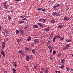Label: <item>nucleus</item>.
<instances>
[{"mask_svg":"<svg viewBox=\"0 0 73 73\" xmlns=\"http://www.w3.org/2000/svg\"><path fill=\"white\" fill-rule=\"evenodd\" d=\"M33 27L35 28H38V25H33Z\"/></svg>","mask_w":73,"mask_h":73,"instance_id":"20","label":"nucleus"},{"mask_svg":"<svg viewBox=\"0 0 73 73\" xmlns=\"http://www.w3.org/2000/svg\"><path fill=\"white\" fill-rule=\"evenodd\" d=\"M62 55V54H59L58 55V56L59 57L61 56Z\"/></svg>","mask_w":73,"mask_h":73,"instance_id":"36","label":"nucleus"},{"mask_svg":"<svg viewBox=\"0 0 73 73\" xmlns=\"http://www.w3.org/2000/svg\"><path fill=\"white\" fill-rule=\"evenodd\" d=\"M64 66L63 65H62V66H61L60 67V68L62 69L64 67Z\"/></svg>","mask_w":73,"mask_h":73,"instance_id":"35","label":"nucleus"},{"mask_svg":"<svg viewBox=\"0 0 73 73\" xmlns=\"http://www.w3.org/2000/svg\"><path fill=\"white\" fill-rule=\"evenodd\" d=\"M12 25H15V23H14V22H13V23H12Z\"/></svg>","mask_w":73,"mask_h":73,"instance_id":"60","label":"nucleus"},{"mask_svg":"<svg viewBox=\"0 0 73 73\" xmlns=\"http://www.w3.org/2000/svg\"><path fill=\"white\" fill-rule=\"evenodd\" d=\"M55 72L56 73H60V71H55Z\"/></svg>","mask_w":73,"mask_h":73,"instance_id":"37","label":"nucleus"},{"mask_svg":"<svg viewBox=\"0 0 73 73\" xmlns=\"http://www.w3.org/2000/svg\"><path fill=\"white\" fill-rule=\"evenodd\" d=\"M19 31L21 35H23L24 32L23 30H22L21 29H19Z\"/></svg>","mask_w":73,"mask_h":73,"instance_id":"7","label":"nucleus"},{"mask_svg":"<svg viewBox=\"0 0 73 73\" xmlns=\"http://www.w3.org/2000/svg\"><path fill=\"white\" fill-rule=\"evenodd\" d=\"M34 44L33 43H32V44H31V46L32 47L34 46Z\"/></svg>","mask_w":73,"mask_h":73,"instance_id":"49","label":"nucleus"},{"mask_svg":"<svg viewBox=\"0 0 73 73\" xmlns=\"http://www.w3.org/2000/svg\"><path fill=\"white\" fill-rule=\"evenodd\" d=\"M11 12H13L14 10L13 9H12V10L11 11Z\"/></svg>","mask_w":73,"mask_h":73,"instance_id":"58","label":"nucleus"},{"mask_svg":"<svg viewBox=\"0 0 73 73\" xmlns=\"http://www.w3.org/2000/svg\"><path fill=\"white\" fill-rule=\"evenodd\" d=\"M66 69H67V71H69V70H70V69H69V68L68 67H67Z\"/></svg>","mask_w":73,"mask_h":73,"instance_id":"38","label":"nucleus"},{"mask_svg":"<svg viewBox=\"0 0 73 73\" xmlns=\"http://www.w3.org/2000/svg\"><path fill=\"white\" fill-rule=\"evenodd\" d=\"M72 55L73 58V53L72 54Z\"/></svg>","mask_w":73,"mask_h":73,"instance_id":"64","label":"nucleus"},{"mask_svg":"<svg viewBox=\"0 0 73 73\" xmlns=\"http://www.w3.org/2000/svg\"><path fill=\"white\" fill-rule=\"evenodd\" d=\"M4 31L5 33H7V34H8L9 33L8 32L7 30H4Z\"/></svg>","mask_w":73,"mask_h":73,"instance_id":"25","label":"nucleus"},{"mask_svg":"<svg viewBox=\"0 0 73 73\" xmlns=\"http://www.w3.org/2000/svg\"><path fill=\"white\" fill-rule=\"evenodd\" d=\"M24 17H25L24 16H21V18H23L24 19H25V18H24Z\"/></svg>","mask_w":73,"mask_h":73,"instance_id":"45","label":"nucleus"},{"mask_svg":"<svg viewBox=\"0 0 73 73\" xmlns=\"http://www.w3.org/2000/svg\"><path fill=\"white\" fill-rule=\"evenodd\" d=\"M28 25L27 26H26L25 27V29H27V28H28Z\"/></svg>","mask_w":73,"mask_h":73,"instance_id":"55","label":"nucleus"},{"mask_svg":"<svg viewBox=\"0 0 73 73\" xmlns=\"http://www.w3.org/2000/svg\"><path fill=\"white\" fill-rule=\"evenodd\" d=\"M18 52L20 54H21L22 56H24V52L23 51H22V50H19L18 51Z\"/></svg>","mask_w":73,"mask_h":73,"instance_id":"3","label":"nucleus"},{"mask_svg":"<svg viewBox=\"0 0 73 73\" xmlns=\"http://www.w3.org/2000/svg\"><path fill=\"white\" fill-rule=\"evenodd\" d=\"M37 66V64H36V65H35V66H34V68L35 69H36Z\"/></svg>","mask_w":73,"mask_h":73,"instance_id":"28","label":"nucleus"},{"mask_svg":"<svg viewBox=\"0 0 73 73\" xmlns=\"http://www.w3.org/2000/svg\"><path fill=\"white\" fill-rule=\"evenodd\" d=\"M31 57H30V59H33V56L32 55H31Z\"/></svg>","mask_w":73,"mask_h":73,"instance_id":"43","label":"nucleus"},{"mask_svg":"<svg viewBox=\"0 0 73 73\" xmlns=\"http://www.w3.org/2000/svg\"><path fill=\"white\" fill-rule=\"evenodd\" d=\"M33 41L35 44H37V43H39V42L38 39H35L33 40Z\"/></svg>","mask_w":73,"mask_h":73,"instance_id":"2","label":"nucleus"},{"mask_svg":"<svg viewBox=\"0 0 73 73\" xmlns=\"http://www.w3.org/2000/svg\"><path fill=\"white\" fill-rule=\"evenodd\" d=\"M50 29V28L49 27H48L46 28L45 29H44L45 31H49V30Z\"/></svg>","mask_w":73,"mask_h":73,"instance_id":"17","label":"nucleus"},{"mask_svg":"<svg viewBox=\"0 0 73 73\" xmlns=\"http://www.w3.org/2000/svg\"><path fill=\"white\" fill-rule=\"evenodd\" d=\"M52 49H50V50L49 51L50 52H52Z\"/></svg>","mask_w":73,"mask_h":73,"instance_id":"54","label":"nucleus"},{"mask_svg":"<svg viewBox=\"0 0 73 73\" xmlns=\"http://www.w3.org/2000/svg\"><path fill=\"white\" fill-rule=\"evenodd\" d=\"M65 49L66 50V47H65V48H63V50H65Z\"/></svg>","mask_w":73,"mask_h":73,"instance_id":"63","label":"nucleus"},{"mask_svg":"<svg viewBox=\"0 0 73 73\" xmlns=\"http://www.w3.org/2000/svg\"><path fill=\"white\" fill-rule=\"evenodd\" d=\"M12 70H13V73H15V72L16 71V70H15V69L13 68Z\"/></svg>","mask_w":73,"mask_h":73,"instance_id":"21","label":"nucleus"},{"mask_svg":"<svg viewBox=\"0 0 73 73\" xmlns=\"http://www.w3.org/2000/svg\"><path fill=\"white\" fill-rule=\"evenodd\" d=\"M48 49H52V47H51V46H50V45H48Z\"/></svg>","mask_w":73,"mask_h":73,"instance_id":"22","label":"nucleus"},{"mask_svg":"<svg viewBox=\"0 0 73 73\" xmlns=\"http://www.w3.org/2000/svg\"><path fill=\"white\" fill-rule=\"evenodd\" d=\"M32 52L33 53V54H35V52L36 51V50H35V49H32L31 50Z\"/></svg>","mask_w":73,"mask_h":73,"instance_id":"16","label":"nucleus"},{"mask_svg":"<svg viewBox=\"0 0 73 73\" xmlns=\"http://www.w3.org/2000/svg\"><path fill=\"white\" fill-rule=\"evenodd\" d=\"M3 5H4L5 6V7L6 5H7V4L6 3V2H5V3H3Z\"/></svg>","mask_w":73,"mask_h":73,"instance_id":"39","label":"nucleus"},{"mask_svg":"<svg viewBox=\"0 0 73 73\" xmlns=\"http://www.w3.org/2000/svg\"><path fill=\"white\" fill-rule=\"evenodd\" d=\"M1 54H2L3 55V56L5 57V52H3V50H2V49H1Z\"/></svg>","mask_w":73,"mask_h":73,"instance_id":"8","label":"nucleus"},{"mask_svg":"<svg viewBox=\"0 0 73 73\" xmlns=\"http://www.w3.org/2000/svg\"><path fill=\"white\" fill-rule=\"evenodd\" d=\"M5 9H8L7 7V5H6L5 6Z\"/></svg>","mask_w":73,"mask_h":73,"instance_id":"46","label":"nucleus"},{"mask_svg":"<svg viewBox=\"0 0 73 73\" xmlns=\"http://www.w3.org/2000/svg\"><path fill=\"white\" fill-rule=\"evenodd\" d=\"M58 5H56V7H59V6H60V5L59 4H57Z\"/></svg>","mask_w":73,"mask_h":73,"instance_id":"50","label":"nucleus"},{"mask_svg":"<svg viewBox=\"0 0 73 73\" xmlns=\"http://www.w3.org/2000/svg\"><path fill=\"white\" fill-rule=\"evenodd\" d=\"M26 68L28 70V71H29V68L28 67H27Z\"/></svg>","mask_w":73,"mask_h":73,"instance_id":"52","label":"nucleus"},{"mask_svg":"<svg viewBox=\"0 0 73 73\" xmlns=\"http://www.w3.org/2000/svg\"><path fill=\"white\" fill-rule=\"evenodd\" d=\"M70 71H71V72L73 71V69H71Z\"/></svg>","mask_w":73,"mask_h":73,"instance_id":"62","label":"nucleus"},{"mask_svg":"<svg viewBox=\"0 0 73 73\" xmlns=\"http://www.w3.org/2000/svg\"><path fill=\"white\" fill-rule=\"evenodd\" d=\"M56 8H57L56 6H53V8H54V9H56Z\"/></svg>","mask_w":73,"mask_h":73,"instance_id":"47","label":"nucleus"},{"mask_svg":"<svg viewBox=\"0 0 73 73\" xmlns=\"http://www.w3.org/2000/svg\"><path fill=\"white\" fill-rule=\"evenodd\" d=\"M40 10H42V11H46V9H42V8H41V7H38V8H37V10H38V11H39Z\"/></svg>","mask_w":73,"mask_h":73,"instance_id":"5","label":"nucleus"},{"mask_svg":"<svg viewBox=\"0 0 73 73\" xmlns=\"http://www.w3.org/2000/svg\"><path fill=\"white\" fill-rule=\"evenodd\" d=\"M63 25H58V28H59V29H61L62 28V27H63Z\"/></svg>","mask_w":73,"mask_h":73,"instance_id":"12","label":"nucleus"},{"mask_svg":"<svg viewBox=\"0 0 73 73\" xmlns=\"http://www.w3.org/2000/svg\"><path fill=\"white\" fill-rule=\"evenodd\" d=\"M64 38H60V40H64Z\"/></svg>","mask_w":73,"mask_h":73,"instance_id":"51","label":"nucleus"},{"mask_svg":"<svg viewBox=\"0 0 73 73\" xmlns=\"http://www.w3.org/2000/svg\"><path fill=\"white\" fill-rule=\"evenodd\" d=\"M41 69L42 70V71H44V70H45L44 68V67H41Z\"/></svg>","mask_w":73,"mask_h":73,"instance_id":"26","label":"nucleus"},{"mask_svg":"<svg viewBox=\"0 0 73 73\" xmlns=\"http://www.w3.org/2000/svg\"><path fill=\"white\" fill-rule=\"evenodd\" d=\"M39 73H43L42 71H39Z\"/></svg>","mask_w":73,"mask_h":73,"instance_id":"57","label":"nucleus"},{"mask_svg":"<svg viewBox=\"0 0 73 73\" xmlns=\"http://www.w3.org/2000/svg\"><path fill=\"white\" fill-rule=\"evenodd\" d=\"M50 60H52L53 58L52 57V56H50Z\"/></svg>","mask_w":73,"mask_h":73,"instance_id":"44","label":"nucleus"},{"mask_svg":"<svg viewBox=\"0 0 73 73\" xmlns=\"http://www.w3.org/2000/svg\"><path fill=\"white\" fill-rule=\"evenodd\" d=\"M20 23H23L24 21H20Z\"/></svg>","mask_w":73,"mask_h":73,"instance_id":"42","label":"nucleus"},{"mask_svg":"<svg viewBox=\"0 0 73 73\" xmlns=\"http://www.w3.org/2000/svg\"><path fill=\"white\" fill-rule=\"evenodd\" d=\"M3 46H4V48L5 47V42H3Z\"/></svg>","mask_w":73,"mask_h":73,"instance_id":"27","label":"nucleus"},{"mask_svg":"<svg viewBox=\"0 0 73 73\" xmlns=\"http://www.w3.org/2000/svg\"><path fill=\"white\" fill-rule=\"evenodd\" d=\"M50 21L52 23H55V21H54L53 20H51Z\"/></svg>","mask_w":73,"mask_h":73,"instance_id":"30","label":"nucleus"},{"mask_svg":"<svg viewBox=\"0 0 73 73\" xmlns=\"http://www.w3.org/2000/svg\"><path fill=\"white\" fill-rule=\"evenodd\" d=\"M53 54H56V51L54 50L53 51Z\"/></svg>","mask_w":73,"mask_h":73,"instance_id":"41","label":"nucleus"},{"mask_svg":"<svg viewBox=\"0 0 73 73\" xmlns=\"http://www.w3.org/2000/svg\"><path fill=\"white\" fill-rule=\"evenodd\" d=\"M57 35L54 38H53V40H55L56 39H57Z\"/></svg>","mask_w":73,"mask_h":73,"instance_id":"29","label":"nucleus"},{"mask_svg":"<svg viewBox=\"0 0 73 73\" xmlns=\"http://www.w3.org/2000/svg\"><path fill=\"white\" fill-rule=\"evenodd\" d=\"M15 1H19L20 0H15Z\"/></svg>","mask_w":73,"mask_h":73,"instance_id":"61","label":"nucleus"},{"mask_svg":"<svg viewBox=\"0 0 73 73\" xmlns=\"http://www.w3.org/2000/svg\"><path fill=\"white\" fill-rule=\"evenodd\" d=\"M13 65L14 66V67H16L17 66V62H13Z\"/></svg>","mask_w":73,"mask_h":73,"instance_id":"10","label":"nucleus"},{"mask_svg":"<svg viewBox=\"0 0 73 73\" xmlns=\"http://www.w3.org/2000/svg\"><path fill=\"white\" fill-rule=\"evenodd\" d=\"M66 40L67 42H71L72 41V39H70L69 40H68V39H66Z\"/></svg>","mask_w":73,"mask_h":73,"instance_id":"18","label":"nucleus"},{"mask_svg":"<svg viewBox=\"0 0 73 73\" xmlns=\"http://www.w3.org/2000/svg\"><path fill=\"white\" fill-rule=\"evenodd\" d=\"M63 20H65L66 21H68L69 20V19H64Z\"/></svg>","mask_w":73,"mask_h":73,"instance_id":"33","label":"nucleus"},{"mask_svg":"<svg viewBox=\"0 0 73 73\" xmlns=\"http://www.w3.org/2000/svg\"><path fill=\"white\" fill-rule=\"evenodd\" d=\"M16 34H18L19 33V30H17L16 32Z\"/></svg>","mask_w":73,"mask_h":73,"instance_id":"31","label":"nucleus"},{"mask_svg":"<svg viewBox=\"0 0 73 73\" xmlns=\"http://www.w3.org/2000/svg\"><path fill=\"white\" fill-rule=\"evenodd\" d=\"M61 63L63 65H64L65 64V59H62L61 60Z\"/></svg>","mask_w":73,"mask_h":73,"instance_id":"6","label":"nucleus"},{"mask_svg":"<svg viewBox=\"0 0 73 73\" xmlns=\"http://www.w3.org/2000/svg\"><path fill=\"white\" fill-rule=\"evenodd\" d=\"M53 33H51V35L50 36V37L52 38L53 37Z\"/></svg>","mask_w":73,"mask_h":73,"instance_id":"23","label":"nucleus"},{"mask_svg":"<svg viewBox=\"0 0 73 73\" xmlns=\"http://www.w3.org/2000/svg\"><path fill=\"white\" fill-rule=\"evenodd\" d=\"M50 40H48V43H50Z\"/></svg>","mask_w":73,"mask_h":73,"instance_id":"59","label":"nucleus"},{"mask_svg":"<svg viewBox=\"0 0 73 73\" xmlns=\"http://www.w3.org/2000/svg\"><path fill=\"white\" fill-rule=\"evenodd\" d=\"M49 71V70L48 68L46 69L44 71V73H48Z\"/></svg>","mask_w":73,"mask_h":73,"instance_id":"15","label":"nucleus"},{"mask_svg":"<svg viewBox=\"0 0 73 73\" xmlns=\"http://www.w3.org/2000/svg\"><path fill=\"white\" fill-rule=\"evenodd\" d=\"M17 42H21L22 40L21 39H17Z\"/></svg>","mask_w":73,"mask_h":73,"instance_id":"19","label":"nucleus"},{"mask_svg":"<svg viewBox=\"0 0 73 73\" xmlns=\"http://www.w3.org/2000/svg\"><path fill=\"white\" fill-rule=\"evenodd\" d=\"M37 24L39 26H40V27H43L44 26L43 24H42L41 23H40V22H38Z\"/></svg>","mask_w":73,"mask_h":73,"instance_id":"9","label":"nucleus"},{"mask_svg":"<svg viewBox=\"0 0 73 73\" xmlns=\"http://www.w3.org/2000/svg\"><path fill=\"white\" fill-rule=\"evenodd\" d=\"M39 21H45V19H40L39 20Z\"/></svg>","mask_w":73,"mask_h":73,"instance_id":"14","label":"nucleus"},{"mask_svg":"<svg viewBox=\"0 0 73 73\" xmlns=\"http://www.w3.org/2000/svg\"><path fill=\"white\" fill-rule=\"evenodd\" d=\"M70 46V45L69 44H67V45H66V46L65 47V48H66V50L67 49H68L69 47Z\"/></svg>","mask_w":73,"mask_h":73,"instance_id":"13","label":"nucleus"},{"mask_svg":"<svg viewBox=\"0 0 73 73\" xmlns=\"http://www.w3.org/2000/svg\"><path fill=\"white\" fill-rule=\"evenodd\" d=\"M11 17L10 16H8V19H11Z\"/></svg>","mask_w":73,"mask_h":73,"instance_id":"56","label":"nucleus"},{"mask_svg":"<svg viewBox=\"0 0 73 73\" xmlns=\"http://www.w3.org/2000/svg\"><path fill=\"white\" fill-rule=\"evenodd\" d=\"M8 40V38H7L6 39V40H5V42H7Z\"/></svg>","mask_w":73,"mask_h":73,"instance_id":"48","label":"nucleus"},{"mask_svg":"<svg viewBox=\"0 0 73 73\" xmlns=\"http://www.w3.org/2000/svg\"><path fill=\"white\" fill-rule=\"evenodd\" d=\"M2 30V27L0 25V32L1 33Z\"/></svg>","mask_w":73,"mask_h":73,"instance_id":"34","label":"nucleus"},{"mask_svg":"<svg viewBox=\"0 0 73 73\" xmlns=\"http://www.w3.org/2000/svg\"><path fill=\"white\" fill-rule=\"evenodd\" d=\"M31 37H30V36H29V38H28L27 39V40L28 41H29V40H31Z\"/></svg>","mask_w":73,"mask_h":73,"instance_id":"24","label":"nucleus"},{"mask_svg":"<svg viewBox=\"0 0 73 73\" xmlns=\"http://www.w3.org/2000/svg\"><path fill=\"white\" fill-rule=\"evenodd\" d=\"M4 73H7V71H4Z\"/></svg>","mask_w":73,"mask_h":73,"instance_id":"53","label":"nucleus"},{"mask_svg":"<svg viewBox=\"0 0 73 73\" xmlns=\"http://www.w3.org/2000/svg\"><path fill=\"white\" fill-rule=\"evenodd\" d=\"M61 36L60 35H57V38H60Z\"/></svg>","mask_w":73,"mask_h":73,"instance_id":"32","label":"nucleus"},{"mask_svg":"<svg viewBox=\"0 0 73 73\" xmlns=\"http://www.w3.org/2000/svg\"><path fill=\"white\" fill-rule=\"evenodd\" d=\"M25 50L27 52H29L30 51V49L27 47H25Z\"/></svg>","mask_w":73,"mask_h":73,"instance_id":"11","label":"nucleus"},{"mask_svg":"<svg viewBox=\"0 0 73 73\" xmlns=\"http://www.w3.org/2000/svg\"><path fill=\"white\" fill-rule=\"evenodd\" d=\"M52 15H53V16H60V14H59L58 13H57V12H53L52 13Z\"/></svg>","mask_w":73,"mask_h":73,"instance_id":"1","label":"nucleus"},{"mask_svg":"<svg viewBox=\"0 0 73 73\" xmlns=\"http://www.w3.org/2000/svg\"><path fill=\"white\" fill-rule=\"evenodd\" d=\"M2 49H4L5 48L4 46L3 43H2Z\"/></svg>","mask_w":73,"mask_h":73,"instance_id":"40","label":"nucleus"},{"mask_svg":"<svg viewBox=\"0 0 73 73\" xmlns=\"http://www.w3.org/2000/svg\"><path fill=\"white\" fill-rule=\"evenodd\" d=\"M26 59L27 61H29L30 59V56L29 55H26Z\"/></svg>","mask_w":73,"mask_h":73,"instance_id":"4","label":"nucleus"}]
</instances>
